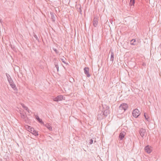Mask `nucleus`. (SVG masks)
I'll return each mask as SVG.
<instances>
[{
  "label": "nucleus",
  "mask_w": 161,
  "mask_h": 161,
  "mask_svg": "<svg viewBox=\"0 0 161 161\" xmlns=\"http://www.w3.org/2000/svg\"><path fill=\"white\" fill-rule=\"evenodd\" d=\"M102 107L103 110L102 111H99V113L98 114L97 118L100 119H103V116L104 117L107 116L109 113V108L108 106L106 105H102Z\"/></svg>",
  "instance_id": "1"
},
{
  "label": "nucleus",
  "mask_w": 161,
  "mask_h": 161,
  "mask_svg": "<svg viewBox=\"0 0 161 161\" xmlns=\"http://www.w3.org/2000/svg\"><path fill=\"white\" fill-rule=\"evenodd\" d=\"M25 127L30 132L35 136H37L38 135V132L34 128L31 127V126H29L28 125H25Z\"/></svg>",
  "instance_id": "2"
},
{
  "label": "nucleus",
  "mask_w": 161,
  "mask_h": 161,
  "mask_svg": "<svg viewBox=\"0 0 161 161\" xmlns=\"http://www.w3.org/2000/svg\"><path fill=\"white\" fill-rule=\"evenodd\" d=\"M128 108V105L126 103H123L119 107V109L123 110V112H125Z\"/></svg>",
  "instance_id": "3"
},
{
  "label": "nucleus",
  "mask_w": 161,
  "mask_h": 161,
  "mask_svg": "<svg viewBox=\"0 0 161 161\" xmlns=\"http://www.w3.org/2000/svg\"><path fill=\"white\" fill-rule=\"evenodd\" d=\"M140 113L139 111L137 109L134 110L132 112V115L135 118H137L140 115Z\"/></svg>",
  "instance_id": "4"
},
{
  "label": "nucleus",
  "mask_w": 161,
  "mask_h": 161,
  "mask_svg": "<svg viewBox=\"0 0 161 161\" xmlns=\"http://www.w3.org/2000/svg\"><path fill=\"white\" fill-rule=\"evenodd\" d=\"M63 99V96L62 95H59L53 99V100L56 102L61 101Z\"/></svg>",
  "instance_id": "5"
},
{
  "label": "nucleus",
  "mask_w": 161,
  "mask_h": 161,
  "mask_svg": "<svg viewBox=\"0 0 161 161\" xmlns=\"http://www.w3.org/2000/svg\"><path fill=\"white\" fill-rule=\"evenodd\" d=\"M98 18L96 17H94L93 20V25L94 27H96L98 24Z\"/></svg>",
  "instance_id": "6"
},
{
  "label": "nucleus",
  "mask_w": 161,
  "mask_h": 161,
  "mask_svg": "<svg viewBox=\"0 0 161 161\" xmlns=\"http://www.w3.org/2000/svg\"><path fill=\"white\" fill-rule=\"evenodd\" d=\"M89 68L87 67H85L84 69V73L88 77H89L90 76L89 73Z\"/></svg>",
  "instance_id": "7"
},
{
  "label": "nucleus",
  "mask_w": 161,
  "mask_h": 161,
  "mask_svg": "<svg viewBox=\"0 0 161 161\" xmlns=\"http://www.w3.org/2000/svg\"><path fill=\"white\" fill-rule=\"evenodd\" d=\"M145 151L148 153H150L152 151V149L151 147L148 145H147L145 147Z\"/></svg>",
  "instance_id": "8"
},
{
  "label": "nucleus",
  "mask_w": 161,
  "mask_h": 161,
  "mask_svg": "<svg viewBox=\"0 0 161 161\" xmlns=\"http://www.w3.org/2000/svg\"><path fill=\"white\" fill-rule=\"evenodd\" d=\"M126 134V133L124 131H122L120 133L119 135V138L120 140H122L123 139L124 137V136Z\"/></svg>",
  "instance_id": "9"
},
{
  "label": "nucleus",
  "mask_w": 161,
  "mask_h": 161,
  "mask_svg": "<svg viewBox=\"0 0 161 161\" xmlns=\"http://www.w3.org/2000/svg\"><path fill=\"white\" fill-rule=\"evenodd\" d=\"M145 130L143 128L139 130V133L142 137H143L144 136V134L145 133Z\"/></svg>",
  "instance_id": "10"
},
{
  "label": "nucleus",
  "mask_w": 161,
  "mask_h": 161,
  "mask_svg": "<svg viewBox=\"0 0 161 161\" xmlns=\"http://www.w3.org/2000/svg\"><path fill=\"white\" fill-rule=\"evenodd\" d=\"M110 53H111L110 61L113 63L114 61V54L113 52L111 51V50L110 51Z\"/></svg>",
  "instance_id": "11"
},
{
  "label": "nucleus",
  "mask_w": 161,
  "mask_h": 161,
  "mask_svg": "<svg viewBox=\"0 0 161 161\" xmlns=\"http://www.w3.org/2000/svg\"><path fill=\"white\" fill-rule=\"evenodd\" d=\"M20 113L22 118L25 119L27 118V116L25 112H23L22 113Z\"/></svg>",
  "instance_id": "12"
},
{
  "label": "nucleus",
  "mask_w": 161,
  "mask_h": 161,
  "mask_svg": "<svg viewBox=\"0 0 161 161\" xmlns=\"http://www.w3.org/2000/svg\"><path fill=\"white\" fill-rule=\"evenodd\" d=\"M35 116L36 119L38 122H39L40 123L42 124H43V125H44V123L42 121V119H40L38 116L36 115Z\"/></svg>",
  "instance_id": "13"
},
{
  "label": "nucleus",
  "mask_w": 161,
  "mask_h": 161,
  "mask_svg": "<svg viewBox=\"0 0 161 161\" xmlns=\"http://www.w3.org/2000/svg\"><path fill=\"white\" fill-rule=\"evenodd\" d=\"M52 19V21L53 22H54L55 21V17L56 16V15L53 13H50Z\"/></svg>",
  "instance_id": "14"
},
{
  "label": "nucleus",
  "mask_w": 161,
  "mask_h": 161,
  "mask_svg": "<svg viewBox=\"0 0 161 161\" xmlns=\"http://www.w3.org/2000/svg\"><path fill=\"white\" fill-rule=\"evenodd\" d=\"M45 126L50 130H52V127L49 123H47Z\"/></svg>",
  "instance_id": "15"
},
{
  "label": "nucleus",
  "mask_w": 161,
  "mask_h": 161,
  "mask_svg": "<svg viewBox=\"0 0 161 161\" xmlns=\"http://www.w3.org/2000/svg\"><path fill=\"white\" fill-rule=\"evenodd\" d=\"M10 85L14 90H17L16 85L14 82L13 83L10 84Z\"/></svg>",
  "instance_id": "16"
},
{
  "label": "nucleus",
  "mask_w": 161,
  "mask_h": 161,
  "mask_svg": "<svg viewBox=\"0 0 161 161\" xmlns=\"http://www.w3.org/2000/svg\"><path fill=\"white\" fill-rule=\"evenodd\" d=\"M21 105L22 106V107L24 108L25 110H26L27 111H28V112H29V109L28 108L25 106V105L23 103L21 104Z\"/></svg>",
  "instance_id": "17"
},
{
  "label": "nucleus",
  "mask_w": 161,
  "mask_h": 161,
  "mask_svg": "<svg viewBox=\"0 0 161 161\" xmlns=\"http://www.w3.org/2000/svg\"><path fill=\"white\" fill-rule=\"evenodd\" d=\"M136 42V40L135 39H132L130 41V44L131 45H136L135 43Z\"/></svg>",
  "instance_id": "18"
},
{
  "label": "nucleus",
  "mask_w": 161,
  "mask_h": 161,
  "mask_svg": "<svg viewBox=\"0 0 161 161\" xmlns=\"http://www.w3.org/2000/svg\"><path fill=\"white\" fill-rule=\"evenodd\" d=\"M60 60L64 64H68V63H67L65 62V60H66V59L65 58H61Z\"/></svg>",
  "instance_id": "19"
},
{
  "label": "nucleus",
  "mask_w": 161,
  "mask_h": 161,
  "mask_svg": "<svg viewBox=\"0 0 161 161\" xmlns=\"http://www.w3.org/2000/svg\"><path fill=\"white\" fill-rule=\"evenodd\" d=\"M135 3V0H130V4L131 6L133 5Z\"/></svg>",
  "instance_id": "20"
},
{
  "label": "nucleus",
  "mask_w": 161,
  "mask_h": 161,
  "mask_svg": "<svg viewBox=\"0 0 161 161\" xmlns=\"http://www.w3.org/2000/svg\"><path fill=\"white\" fill-rule=\"evenodd\" d=\"M144 116L145 118V119L148 121H149V117L148 115H146V113H144Z\"/></svg>",
  "instance_id": "21"
},
{
  "label": "nucleus",
  "mask_w": 161,
  "mask_h": 161,
  "mask_svg": "<svg viewBox=\"0 0 161 161\" xmlns=\"http://www.w3.org/2000/svg\"><path fill=\"white\" fill-rule=\"evenodd\" d=\"M33 36L38 41H39V38L37 36L35 35V34H34V35H33Z\"/></svg>",
  "instance_id": "22"
},
{
  "label": "nucleus",
  "mask_w": 161,
  "mask_h": 161,
  "mask_svg": "<svg viewBox=\"0 0 161 161\" xmlns=\"http://www.w3.org/2000/svg\"><path fill=\"white\" fill-rule=\"evenodd\" d=\"M78 10L77 11H79V12H81V7L80 5L79 6V7L78 8V7H77Z\"/></svg>",
  "instance_id": "23"
},
{
  "label": "nucleus",
  "mask_w": 161,
  "mask_h": 161,
  "mask_svg": "<svg viewBox=\"0 0 161 161\" xmlns=\"http://www.w3.org/2000/svg\"><path fill=\"white\" fill-rule=\"evenodd\" d=\"M6 75L7 76V79H9L10 78H11V77L10 76L8 73H6Z\"/></svg>",
  "instance_id": "24"
},
{
  "label": "nucleus",
  "mask_w": 161,
  "mask_h": 161,
  "mask_svg": "<svg viewBox=\"0 0 161 161\" xmlns=\"http://www.w3.org/2000/svg\"><path fill=\"white\" fill-rule=\"evenodd\" d=\"M53 49L55 52V53L56 54H57L58 53V50H57L56 49L54 48H53Z\"/></svg>",
  "instance_id": "25"
},
{
  "label": "nucleus",
  "mask_w": 161,
  "mask_h": 161,
  "mask_svg": "<svg viewBox=\"0 0 161 161\" xmlns=\"http://www.w3.org/2000/svg\"><path fill=\"white\" fill-rule=\"evenodd\" d=\"M55 67L56 68V69H57V71H58L59 70V67L58 66V64H55Z\"/></svg>",
  "instance_id": "26"
},
{
  "label": "nucleus",
  "mask_w": 161,
  "mask_h": 161,
  "mask_svg": "<svg viewBox=\"0 0 161 161\" xmlns=\"http://www.w3.org/2000/svg\"><path fill=\"white\" fill-rule=\"evenodd\" d=\"M93 142V140L92 139H91L90 140V142H89V143L90 144H92Z\"/></svg>",
  "instance_id": "27"
},
{
  "label": "nucleus",
  "mask_w": 161,
  "mask_h": 161,
  "mask_svg": "<svg viewBox=\"0 0 161 161\" xmlns=\"http://www.w3.org/2000/svg\"><path fill=\"white\" fill-rule=\"evenodd\" d=\"M110 22L111 23V24H112L113 25V20L112 19H110L109 20Z\"/></svg>",
  "instance_id": "28"
},
{
  "label": "nucleus",
  "mask_w": 161,
  "mask_h": 161,
  "mask_svg": "<svg viewBox=\"0 0 161 161\" xmlns=\"http://www.w3.org/2000/svg\"><path fill=\"white\" fill-rule=\"evenodd\" d=\"M12 80V79L11 78H10L9 79H8V82L10 81H11V80Z\"/></svg>",
  "instance_id": "29"
},
{
  "label": "nucleus",
  "mask_w": 161,
  "mask_h": 161,
  "mask_svg": "<svg viewBox=\"0 0 161 161\" xmlns=\"http://www.w3.org/2000/svg\"><path fill=\"white\" fill-rule=\"evenodd\" d=\"M13 80H11V81H10L9 82H8L9 83V84H12V83H13Z\"/></svg>",
  "instance_id": "30"
}]
</instances>
